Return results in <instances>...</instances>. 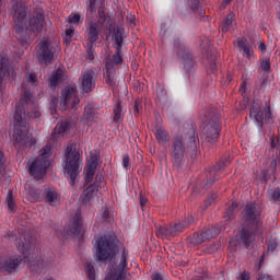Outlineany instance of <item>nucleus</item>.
Listing matches in <instances>:
<instances>
[{
    "label": "nucleus",
    "instance_id": "obj_1",
    "mask_svg": "<svg viewBox=\"0 0 280 280\" xmlns=\"http://www.w3.org/2000/svg\"><path fill=\"white\" fill-rule=\"evenodd\" d=\"M26 108L31 110L28 112L31 119L40 117V110L38 106L34 104L33 96L28 92H24L22 101L15 108L12 139L15 143H22V145H34L36 139L30 136V125L27 124V115H25Z\"/></svg>",
    "mask_w": 280,
    "mask_h": 280
},
{
    "label": "nucleus",
    "instance_id": "obj_2",
    "mask_svg": "<svg viewBox=\"0 0 280 280\" xmlns=\"http://www.w3.org/2000/svg\"><path fill=\"white\" fill-rule=\"evenodd\" d=\"M88 164L85 166V183L91 184L82 195V201L86 205V202H91L96 196L100 189H104L106 187V179H104V175L97 172V165H100V154L97 151H92L86 158Z\"/></svg>",
    "mask_w": 280,
    "mask_h": 280
},
{
    "label": "nucleus",
    "instance_id": "obj_3",
    "mask_svg": "<svg viewBox=\"0 0 280 280\" xmlns=\"http://www.w3.org/2000/svg\"><path fill=\"white\" fill-rule=\"evenodd\" d=\"M18 250L22 253L23 258H19L16 256L5 258L0 257V270L1 272H14L19 266H23V264H27L33 272H38L40 268H43V260L37 258L36 260H32V246L30 243H23L22 245L16 241Z\"/></svg>",
    "mask_w": 280,
    "mask_h": 280
},
{
    "label": "nucleus",
    "instance_id": "obj_4",
    "mask_svg": "<svg viewBox=\"0 0 280 280\" xmlns=\"http://www.w3.org/2000/svg\"><path fill=\"white\" fill-rule=\"evenodd\" d=\"M13 23L16 32L21 33L24 30H28V32H40L43 30L45 16H43L42 13H38L36 18H32L27 24V21L25 20L27 14L25 5L15 4L13 7Z\"/></svg>",
    "mask_w": 280,
    "mask_h": 280
},
{
    "label": "nucleus",
    "instance_id": "obj_5",
    "mask_svg": "<svg viewBox=\"0 0 280 280\" xmlns=\"http://www.w3.org/2000/svg\"><path fill=\"white\" fill-rule=\"evenodd\" d=\"M114 38L116 43V51L117 54L113 55V57H107L105 59V69L104 78L106 84L113 86L115 84V73L117 71V65H121V55L119 51L121 50V43H124V27L114 28Z\"/></svg>",
    "mask_w": 280,
    "mask_h": 280
},
{
    "label": "nucleus",
    "instance_id": "obj_6",
    "mask_svg": "<svg viewBox=\"0 0 280 280\" xmlns=\"http://www.w3.org/2000/svg\"><path fill=\"white\" fill-rule=\"evenodd\" d=\"M51 165V145L47 144L39 151L36 159L31 160L28 163L30 174L36 180L45 178L47 170Z\"/></svg>",
    "mask_w": 280,
    "mask_h": 280
},
{
    "label": "nucleus",
    "instance_id": "obj_7",
    "mask_svg": "<svg viewBox=\"0 0 280 280\" xmlns=\"http://www.w3.org/2000/svg\"><path fill=\"white\" fill-rule=\"evenodd\" d=\"M62 166L65 174L69 176L71 183H74L78 174H80V170L82 168V155L75 148L74 143L68 145Z\"/></svg>",
    "mask_w": 280,
    "mask_h": 280
},
{
    "label": "nucleus",
    "instance_id": "obj_8",
    "mask_svg": "<svg viewBox=\"0 0 280 280\" xmlns=\"http://www.w3.org/2000/svg\"><path fill=\"white\" fill-rule=\"evenodd\" d=\"M94 253L100 261L113 259L115 253H117V240L110 235L95 237Z\"/></svg>",
    "mask_w": 280,
    "mask_h": 280
},
{
    "label": "nucleus",
    "instance_id": "obj_9",
    "mask_svg": "<svg viewBox=\"0 0 280 280\" xmlns=\"http://www.w3.org/2000/svg\"><path fill=\"white\" fill-rule=\"evenodd\" d=\"M60 51V45L58 42H51L49 39L43 40L37 48V58L40 65H48L54 60V56Z\"/></svg>",
    "mask_w": 280,
    "mask_h": 280
},
{
    "label": "nucleus",
    "instance_id": "obj_10",
    "mask_svg": "<svg viewBox=\"0 0 280 280\" xmlns=\"http://www.w3.org/2000/svg\"><path fill=\"white\" fill-rule=\"evenodd\" d=\"M126 266H128V257L126 254L117 261H112L109 264L108 272L105 277V280H124L126 279Z\"/></svg>",
    "mask_w": 280,
    "mask_h": 280
},
{
    "label": "nucleus",
    "instance_id": "obj_11",
    "mask_svg": "<svg viewBox=\"0 0 280 280\" xmlns=\"http://www.w3.org/2000/svg\"><path fill=\"white\" fill-rule=\"evenodd\" d=\"M78 104H80V98H78V92H75V88H66L62 91V100L60 102L59 108L61 110H69V108H75Z\"/></svg>",
    "mask_w": 280,
    "mask_h": 280
},
{
    "label": "nucleus",
    "instance_id": "obj_12",
    "mask_svg": "<svg viewBox=\"0 0 280 280\" xmlns=\"http://www.w3.org/2000/svg\"><path fill=\"white\" fill-rule=\"evenodd\" d=\"M68 235L79 238L84 235V225L82 224V213L80 211L74 214L69 225Z\"/></svg>",
    "mask_w": 280,
    "mask_h": 280
},
{
    "label": "nucleus",
    "instance_id": "obj_13",
    "mask_svg": "<svg viewBox=\"0 0 280 280\" xmlns=\"http://www.w3.org/2000/svg\"><path fill=\"white\" fill-rule=\"evenodd\" d=\"M185 229V224L177 223L174 226H160L156 231L158 237L160 240H170V237H175L177 233H180Z\"/></svg>",
    "mask_w": 280,
    "mask_h": 280
},
{
    "label": "nucleus",
    "instance_id": "obj_14",
    "mask_svg": "<svg viewBox=\"0 0 280 280\" xmlns=\"http://www.w3.org/2000/svg\"><path fill=\"white\" fill-rule=\"evenodd\" d=\"M104 1L105 0H90V4L88 5V11H86V15L88 16H93V14H95V11L98 9V16H100V23L101 25H104L105 21H108V18H106V15L103 14L104 10Z\"/></svg>",
    "mask_w": 280,
    "mask_h": 280
},
{
    "label": "nucleus",
    "instance_id": "obj_15",
    "mask_svg": "<svg viewBox=\"0 0 280 280\" xmlns=\"http://www.w3.org/2000/svg\"><path fill=\"white\" fill-rule=\"evenodd\" d=\"M81 86L84 93H89L90 91H93V89L95 88V82L93 81V72L91 70L82 74Z\"/></svg>",
    "mask_w": 280,
    "mask_h": 280
},
{
    "label": "nucleus",
    "instance_id": "obj_16",
    "mask_svg": "<svg viewBox=\"0 0 280 280\" xmlns=\"http://www.w3.org/2000/svg\"><path fill=\"white\" fill-rule=\"evenodd\" d=\"M261 210L255 203H248L245 208V220L247 222H255L259 218Z\"/></svg>",
    "mask_w": 280,
    "mask_h": 280
},
{
    "label": "nucleus",
    "instance_id": "obj_17",
    "mask_svg": "<svg viewBox=\"0 0 280 280\" xmlns=\"http://www.w3.org/2000/svg\"><path fill=\"white\" fill-rule=\"evenodd\" d=\"M238 47L241 51H243L244 58H248V60L255 58V52L253 51V48H250V45H248L246 38H241L238 40Z\"/></svg>",
    "mask_w": 280,
    "mask_h": 280
},
{
    "label": "nucleus",
    "instance_id": "obj_18",
    "mask_svg": "<svg viewBox=\"0 0 280 280\" xmlns=\"http://www.w3.org/2000/svg\"><path fill=\"white\" fill-rule=\"evenodd\" d=\"M240 238V244H244L246 248H250L253 246V242H255V234L250 233L248 230H243Z\"/></svg>",
    "mask_w": 280,
    "mask_h": 280
},
{
    "label": "nucleus",
    "instance_id": "obj_19",
    "mask_svg": "<svg viewBox=\"0 0 280 280\" xmlns=\"http://www.w3.org/2000/svg\"><path fill=\"white\" fill-rule=\"evenodd\" d=\"M100 24H92L90 26V32H89V44L88 47L91 49V47H93V43H95V40H97L98 38V34H100Z\"/></svg>",
    "mask_w": 280,
    "mask_h": 280
},
{
    "label": "nucleus",
    "instance_id": "obj_20",
    "mask_svg": "<svg viewBox=\"0 0 280 280\" xmlns=\"http://www.w3.org/2000/svg\"><path fill=\"white\" fill-rule=\"evenodd\" d=\"M250 117H253L257 124L264 122V112H261V107L259 104L254 103L252 109H250Z\"/></svg>",
    "mask_w": 280,
    "mask_h": 280
},
{
    "label": "nucleus",
    "instance_id": "obj_21",
    "mask_svg": "<svg viewBox=\"0 0 280 280\" xmlns=\"http://www.w3.org/2000/svg\"><path fill=\"white\" fill-rule=\"evenodd\" d=\"M45 201L51 207H56L57 205H60V197H58L56 190L49 189L45 196Z\"/></svg>",
    "mask_w": 280,
    "mask_h": 280
},
{
    "label": "nucleus",
    "instance_id": "obj_22",
    "mask_svg": "<svg viewBox=\"0 0 280 280\" xmlns=\"http://www.w3.org/2000/svg\"><path fill=\"white\" fill-rule=\"evenodd\" d=\"M235 19V14L230 13L226 19L223 20V23L221 24V30L223 34H226L229 30H233V21Z\"/></svg>",
    "mask_w": 280,
    "mask_h": 280
},
{
    "label": "nucleus",
    "instance_id": "obj_23",
    "mask_svg": "<svg viewBox=\"0 0 280 280\" xmlns=\"http://www.w3.org/2000/svg\"><path fill=\"white\" fill-rule=\"evenodd\" d=\"M219 137H220V125H215L214 127H211L210 131L208 132L207 141H209V143H215Z\"/></svg>",
    "mask_w": 280,
    "mask_h": 280
},
{
    "label": "nucleus",
    "instance_id": "obj_24",
    "mask_svg": "<svg viewBox=\"0 0 280 280\" xmlns=\"http://www.w3.org/2000/svg\"><path fill=\"white\" fill-rule=\"evenodd\" d=\"M63 73L65 71L62 69H58L50 78V86H58L62 80Z\"/></svg>",
    "mask_w": 280,
    "mask_h": 280
},
{
    "label": "nucleus",
    "instance_id": "obj_25",
    "mask_svg": "<svg viewBox=\"0 0 280 280\" xmlns=\"http://www.w3.org/2000/svg\"><path fill=\"white\" fill-rule=\"evenodd\" d=\"M69 128H71L70 122H65V121L59 122L55 127V135H63V132H67V130H69Z\"/></svg>",
    "mask_w": 280,
    "mask_h": 280
},
{
    "label": "nucleus",
    "instance_id": "obj_26",
    "mask_svg": "<svg viewBox=\"0 0 280 280\" xmlns=\"http://www.w3.org/2000/svg\"><path fill=\"white\" fill-rule=\"evenodd\" d=\"M25 191L26 198L30 200V202H38V200H40V192L27 189Z\"/></svg>",
    "mask_w": 280,
    "mask_h": 280
},
{
    "label": "nucleus",
    "instance_id": "obj_27",
    "mask_svg": "<svg viewBox=\"0 0 280 280\" xmlns=\"http://www.w3.org/2000/svg\"><path fill=\"white\" fill-rule=\"evenodd\" d=\"M155 137L159 143H165V141H167V133L165 130H163V128L155 129Z\"/></svg>",
    "mask_w": 280,
    "mask_h": 280
},
{
    "label": "nucleus",
    "instance_id": "obj_28",
    "mask_svg": "<svg viewBox=\"0 0 280 280\" xmlns=\"http://www.w3.org/2000/svg\"><path fill=\"white\" fill-rule=\"evenodd\" d=\"M85 272L89 280H95V266L93 264L88 262L85 265Z\"/></svg>",
    "mask_w": 280,
    "mask_h": 280
},
{
    "label": "nucleus",
    "instance_id": "obj_29",
    "mask_svg": "<svg viewBox=\"0 0 280 280\" xmlns=\"http://www.w3.org/2000/svg\"><path fill=\"white\" fill-rule=\"evenodd\" d=\"M68 21L72 25H80V23H82V20L78 13H71L68 18Z\"/></svg>",
    "mask_w": 280,
    "mask_h": 280
},
{
    "label": "nucleus",
    "instance_id": "obj_30",
    "mask_svg": "<svg viewBox=\"0 0 280 280\" xmlns=\"http://www.w3.org/2000/svg\"><path fill=\"white\" fill-rule=\"evenodd\" d=\"M173 154L174 156H179V154H183V142L180 140L175 141Z\"/></svg>",
    "mask_w": 280,
    "mask_h": 280
},
{
    "label": "nucleus",
    "instance_id": "obj_31",
    "mask_svg": "<svg viewBox=\"0 0 280 280\" xmlns=\"http://www.w3.org/2000/svg\"><path fill=\"white\" fill-rule=\"evenodd\" d=\"M209 233H211V231H206V232H201L200 234L197 235V243L198 244H202V242H205V240H211V236H209Z\"/></svg>",
    "mask_w": 280,
    "mask_h": 280
},
{
    "label": "nucleus",
    "instance_id": "obj_32",
    "mask_svg": "<svg viewBox=\"0 0 280 280\" xmlns=\"http://www.w3.org/2000/svg\"><path fill=\"white\" fill-rule=\"evenodd\" d=\"M268 194L275 202H280V190L279 189H270L268 191Z\"/></svg>",
    "mask_w": 280,
    "mask_h": 280
},
{
    "label": "nucleus",
    "instance_id": "obj_33",
    "mask_svg": "<svg viewBox=\"0 0 280 280\" xmlns=\"http://www.w3.org/2000/svg\"><path fill=\"white\" fill-rule=\"evenodd\" d=\"M121 119V105L118 103L114 108V121Z\"/></svg>",
    "mask_w": 280,
    "mask_h": 280
},
{
    "label": "nucleus",
    "instance_id": "obj_34",
    "mask_svg": "<svg viewBox=\"0 0 280 280\" xmlns=\"http://www.w3.org/2000/svg\"><path fill=\"white\" fill-rule=\"evenodd\" d=\"M72 38H73V28L66 30V34L63 37L65 43H67V44L71 43Z\"/></svg>",
    "mask_w": 280,
    "mask_h": 280
},
{
    "label": "nucleus",
    "instance_id": "obj_35",
    "mask_svg": "<svg viewBox=\"0 0 280 280\" xmlns=\"http://www.w3.org/2000/svg\"><path fill=\"white\" fill-rule=\"evenodd\" d=\"M7 202L10 211H14V200L12 199V190H9L8 192Z\"/></svg>",
    "mask_w": 280,
    "mask_h": 280
},
{
    "label": "nucleus",
    "instance_id": "obj_36",
    "mask_svg": "<svg viewBox=\"0 0 280 280\" xmlns=\"http://www.w3.org/2000/svg\"><path fill=\"white\" fill-rule=\"evenodd\" d=\"M276 249H277V241L270 240L268 243L267 253H272Z\"/></svg>",
    "mask_w": 280,
    "mask_h": 280
},
{
    "label": "nucleus",
    "instance_id": "obj_37",
    "mask_svg": "<svg viewBox=\"0 0 280 280\" xmlns=\"http://www.w3.org/2000/svg\"><path fill=\"white\" fill-rule=\"evenodd\" d=\"M84 113L88 124H91V118L93 117V109H91L90 107H85Z\"/></svg>",
    "mask_w": 280,
    "mask_h": 280
},
{
    "label": "nucleus",
    "instance_id": "obj_38",
    "mask_svg": "<svg viewBox=\"0 0 280 280\" xmlns=\"http://www.w3.org/2000/svg\"><path fill=\"white\" fill-rule=\"evenodd\" d=\"M5 170V158H3V152L0 151V174Z\"/></svg>",
    "mask_w": 280,
    "mask_h": 280
},
{
    "label": "nucleus",
    "instance_id": "obj_39",
    "mask_svg": "<svg viewBox=\"0 0 280 280\" xmlns=\"http://www.w3.org/2000/svg\"><path fill=\"white\" fill-rule=\"evenodd\" d=\"M238 280H250V273H248L247 271L241 272L238 276Z\"/></svg>",
    "mask_w": 280,
    "mask_h": 280
},
{
    "label": "nucleus",
    "instance_id": "obj_40",
    "mask_svg": "<svg viewBox=\"0 0 280 280\" xmlns=\"http://www.w3.org/2000/svg\"><path fill=\"white\" fill-rule=\"evenodd\" d=\"M261 69H264V71L270 70V61L268 59L261 62Z\"/></svg>",
    "mask_w": 280,
    "mask_h": 280
},
{
    "label": "nucleus",
    "instance_id": "obj_41",
    "mask_svg": "<svg viewBox=\"0 0 280 280\" xmlns=\"http://www.w3.org/2000/svg\"><path fill=\"white\" fill-rule=\"evenodd\" d=\"M28 82H31V84H34V82H36V74L35 73H30L26 75Z\"/></svg>",
    "mask_w": 280,
    "mask_h": 280
},
{
    "label": "nucleus",
    "instance_id": "obj_42",
    "mask_svg": "<svg viewBox=\"0 0 280 280\" xmlns=\"http://www.w3.org/2000/svg\"><path fill=\"white\" fill-rule=\"evenodd\" d=\"M128 165H130V158L129 156H125L122 159V167H128Z\"/></svg>",
    "mask_w": 280,
    "mask_h": 280
},
{
    "label": "nucleus",
    "instance_id": "obj_43",
    "mask_svg": "<svg viewBox=\"0 0 280 280\" xmlns=\"http://www.w3.org/2000/svg\"><path fill=\"white\" fill-rule=\"evenodd\" d=\"M257 280H272V278L268 273H262Z\"/></svg>",
    "mask_w": 280,
    "mask_h": 280
},
{
    "label": "nucleus",
    "instance_id": "obj_44",
    "mask_svg": "<svg viewBox=\"0 0 280 280\" xmlns=\"http://www.w3.org/2000/svg\"><path fill=\"white\" fill-rule=\"evenodd\" d=\"M107 24L109 25V27H106L105 34H110L113 32V21L107 22Z\"/></svg>",
    "mask_w": 280,
    "mask_h": 280
},
{
    "label": "nucleus",
    "instance_id": "obj_45",
    "mask_svg": "<svg viewBox=\"0 0 280 280\" xmlns=\"http://www.w3.org/2000/svg\"><path fill=\"white\" fill-rule=\"evenodd\" d=\"M139 108H141V101H136L135 113L139 115Z\"/></svg>",
    "mask_w": 280,
    "mask_h": 280
},
{
    "label": "nucleus",
    "instance_id": "obj_46",
    "mask_svg": "<svg viewBox=\"0 0 280 280\" xmlns=\"http://www.w3.org/2000/svg\"><path fill=\"white\" fill-rule=\"evenodd\" d=\"M276 165H277V162L275 160H270L269 172H275Z\"/></svg>",
    "mask_w": 280,
    "mask_h": 280
},
{
    "label": "nucleus",
    "instance_id": "obj_47",
    "mask_svg": "<svg viewBox=\"0 0 280 280\" xmlns=\"http://www.w3.org/2000/svg\"><path fill=\"white\" fill-rule=\"evenodd\" d=\"M265 117L267 119H270V107H267L266 110H265Z\"/></svg>",
    "mask_w": 280,
    "mask_h": 280
},
{
    "label": "nucleus",
    "instance_id": "obj_48",
    "mask_svg": "<svg viewBox=\"0 0 280 280\" xmlns=\"http://www.w3.org/2000/svg\"><path fill=\"white\" fill-rule=\"evenodd\" d=\"M258 49L261 50L262 52L266 51V44L265 43H261L259 46H258Z\"/></svg>",
    "mask_w": 280,
    "mask_h": 280
},
{
    "label": "nucleus",
    "instance_id": "obj_49",
    "mask_svg": "<svg viewBox=\"0 0 280 280\" xmlns=\"http://www.w3.org/2000/svg\"><path fill=\"white\" fill-rule=\"evenodd\" d=\"M152 280H163V278L161 277V275L155 273L152 276Z\"/></svg>",
    "mask_w": 280,
    "mask_h": 280
},
{
    "label": "nucleus",
    "instance_id": "obj_50",
    "mask_svg": "<svg viewBox=\"0 0 280 280\" xmlns=\"http://www.w3.org/2000/svg\"><path fill=\"white\" fill-rule=\"evenodd\" d=\"M240 91L242 94H244V92L246 91V83L241 84Z\"/></svg>",
    "mask_w": 280,
    "mask_h": 280
},
{
    "label": "nucleus",
    "instance_id": "obj_51",
    "mask_svg": "<svg viewBox=\"0 0 280 280\" xmlns=\"http://www.w3.org/2000/svg\"><path fill=\"white\" fill-rule=\"evenodd\" d=\"M88 56L90 60H93L95 58V56L93 55V52H91V50H88Z\"/></svg>",
    "mask_w": 280,
    "mask_h": 280
},
{
    "label": "nucleus",
    "instance_id": "obj_52",
    "mask_svg": "<svg viewBox=\"0 0 280 280\" xmlns=\"http://www.w3.org/2000/svg\"><path fill=\"white\" fill-rule=\"evenodd\" d=\"M210 70H211V73L215 72V63L210 65Z\"/></svg>",
    "mask_w": 280,
    "mask_h": 280
},
{
    "label": "nucleus",
    "instance_id": "obj_53",
    "mask_svg": "<svg viewBox=\"0 0 280 280\" xmlns=\"http://www.w3.org/2000/svg\"><path fill=\"white\" fill-rule=\"evenodd\" d=\"M232 0H223V8H226L231 3Z\"/></svg>",
    "mask_w": 280,
    "mask_h": 280
},
{
    "label": "nucleus",
    "instance_id": "obj_54",
    "mask_svg": "<svg viewBox=\"0 0 280 280\" xmlns=\"http://www.w3.org/2000/svg\"><path fill=\"white\" fill-rule=\"evenodd\" d=\"M51 103H52V107H54V106H58V98H52V100H51Z\"/></svg>",
    "mask_w": 280,
    "mask_h": 280
},
{
    "label": "nucleus",
    "instance_id": "obj_55",
    "mask_svg": "<svg viewBox=\"0 0 280 280\" xmlns=\"http://www.w3.org/2000/svg\"><path fill=\"white\" fill-rule=\"evenodd\" d=\"M129 23H135V18L132 15H129L128 18Z\"/></svg>",
    "mask_w": 280,
    "mask_h": 280
},
{
    "label": "nucleus",
    "instance_id": "obj_56",
    "mask_svg": "<svg viewBox=\"0 0 280 280\" xmlns=\"http://www.w3.org/2000/svg\"><path fill=\"white\" fill-rule=\"evenodd\" d=\"M271 148H277V141L275 139L271 140Z\"/></svg>",
    "mask_w": 280,
    "mask_h": 280
},
{
    "label": "nucleus",
    "instance_id": "obj_57",
    "mask_svg": "<svg viewBox=\"0 0 280 280\" xmlns=\"http://www.w3.org/2000/svg\"><path fill=\"white\" fill-rule=\"evenodd\" d=\"M140 205H142V207L145 205V199L143 197L140 198Z\"/></svg>",
    "mask_w": 280,
    "mask_h": 280
},
{
    "label": "nucleus",
    "instance_id": "obj_58",
    "mask_svg": "<svg viewBox=\"0 0 280 280\" xmlns=\"http://www.w3.org/2000/svg\"><path fill=\"white\" fill-rule=\"evenodd\" d=\"M104 215H105V218H106V215H108V210H105Z\"/></svg>",
    "mask_w": 280,
    "mask_h": 280
},
{
    "label": "nucleus",
    "instance_id": "obj_59",
    "mask_svg": "<svg viewBox=\"0 0 280 280\" xmlns=\"http://www.w3.org/2000/svg\"><path fill=\"white\" fill-rule=\"evenodd\" d=\"M230 244H233V241H231Z\"/></svg>",
    "mask_w": 280,
    "mask_h": 280
}]
</instances>
